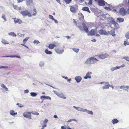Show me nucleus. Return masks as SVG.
<instances>
[{
    "label": "nucleus",
    "instance_id": "1",
    "mask_svg": "<svg viewBox=\"0 0 129 129\" xmlns=\"http://www.w3.org/2000/svg\"><path fill=\"white\" fill-rule=\"evenodd\" d=\"M98 61V60L95 58L90 57L87 59L85 62L86 64H92L96 63Z\"/></svg>",
    "mask_w": 129,
    "mask_h": 129
},
{
    "label": "nucleus",
    "instance_id": "2",
    "mask_svg": "<svg viewBox=\"0 0 129 129\" xmlns=\"http://www.w3.org/2000/svg\"><path fill=\"white\" fill-rule=\"evenodd\" d=\"M82 24L83 26V27L81 26H78V27L81 30H84L86 33H88L89 32V30L87 26L84 22H83L82 23Z\"/></svg>",
    "mask_w": 129,
    "mask_h": 129
},
{
    "label": "nucleus",
    "instance_id": "3",
    "mask_svg": "<svg viewBox=\"0 0 129 129\" xmlns=\"http://www.w3.org/2000/svg\"><path fill=\"white\" fill-rule=\"evenodd\" d=\"M98 32L99 34L101 35H108L109 34L112 35V34L111 33L110 31H108V32H107L105 30H103V29H101Z\"/></svg>",
    "mask_w": 129,
    "mask_h": 129
},
{
    "label": "nucleus",
    "instance_id": "4",
    "mask_svg": "<svg viewBox=\"0 0 129 129\" xmlns=\"http://www.w3.org/2000/svg\"><path fill=\"white\" fill-rule=\"evenodd\" d=\"M99 58L104 59L105 58L108 57H109V55L106 53L105 54L102 53L100 55H96Z\"/></svg>",
    "mask_w": 129,
    "mask_h": 129
},
{
    "label": "nucleus",
    "instance_id": "5",
    "mask_svg": "<svg viewBox=\"0 0 129 129\" xmlns=\"http://www.w3.org/2000/svg\"><path fill=\"white\" fill-rule=\"evenodd\" d=\"M20 13L24 16H28L29 17H31L32 16L30 13L27 10L21 11Z\"/></svg>",
    "mask_w": 129,
    "mask_h": 129
},
{
    "label": "nucleus",
    "instance_id": "6",
    "mask_svg": "<svg viewBox=\"0 0 129 129\" xmlns=\"http://www.w3.org/2000/svg\"><path fill=\"white\" fill-rule=\"evenodd\" d=\"M119 13L121 15L124 16L127 13L126 11L123 8H122L119 10Z\"/></svg>",
    "mask_w": 129,
    "mask_h": 129
},
{
    "label": "nucleus",
    "instance_id": "7",
    "mask_svg": "<svg viewBox=\"0 0 129 129\" xmlns=\"http://www.w3.org/2000/svg\"><path fill=\"white\" fill-rule=\"evenodd\" d=\"M31 112H25L23 113V115L25 117L31 119Z\"/></svg>",
    "mask_w": 129,
    "mask_h": 129
},
{
    "label": "nucleus",
    "instance_id": "8",
    "mask_svg": "<svg viewBox=\"0 0 129 129\" xmlns=\"http://www.w3.org/2000/svg\"><path fill=\"white\" fill-rule=\"evenodd\" d=\"M56 52L58 54H61L64 52V50L63 49H61L59 48H57L55 49Z\"/></svg>",
    "mask_w": 129,
    "mask_h": 129
},
{
    "label": "nucleus",
    "instance_id": "9",
    "mask_svg": "<svg viewBox=\"0 0 129 129\" xmlns=\"http://www.w3.org/2000/svg\"><path fill=\"white\" fill-rule=\"evenodd\" d=\"M96 30L95 29H91L89 32L88 35L91 36L94 35L96 33Z\"/></svg>",
    "mask_w": 129,
    "mask_h": 129
},
{
    "label": "nucleus",
    "instance_id": "10",
    "mask_svg": "<svg viewBox=\"0 0 129 129\" xmlns=\"http://www.w3.org/2000/svg\"><path fill=\"white\" fill-rule=\"evenodd\" d=\"M97 2L99 5L100 6H104L105 5V2L103 0H98Z\"/></svg>",
    "mask_w": 129,
    "mask_h": 129
},
{
    "label": "nucleus",
    "instance_id": "11",
    "mask_svg": "<svg viewBox=\"0 0 129 129\" xmlns=\"http://www.w3.org/2000/svg\"><path fill=\"white\" fill-rule=\"evenodd\" d=\"M13 19L14 20V22L15 23H18L20 24L22 23V20L19 19H16V18H14Z\"/></svg>",
    "mask_w": 129,
    "mask_h": 129
},
{
    "label": "nucleus",
    "instance_id": "12",
    "mask_svg": "<svg viewBox=\"0 0 129 129\" xmlns=\"http://www.w3.org/2000/svg\"><path fill=\"white\" fill-rule=\"evenodd\" d=\"M105 85L103 86V89H108L110 86L109 82H105Z\"/></svg>",
    "mask_w": 129,
    "mask_h": 129
},
{
    "label": "nucleus",
    "instance_id": "13",
    "mask_svg": "<svg viewBox=\"0 0 129 129\" xmlns=\"http://www.w3.org/2000/svg\"><path fill=\"white\" fill-rule=\"evenodd\" d=\"M92 74L91 72H89L86 73V76L84 77V78L85 79H87V78H91V77L90 76V75Z\"/></svg>",
    "mask_w": 129,
    "mask_h": 129
},
{
    "label": "nucleus",
    "instance_id": "14",
    "mask_svg": "<svg viewBox=\"0 0 129 129\" xmlns=\"http://www.w3.org/2000/svg\"><path fill=\"white\" fill-rule=\"evenodd\" d=\"M56 95L60 98H62L64 99H66V97L62 93H57Z\"/></svg>",
    "mask_w": 129,
    "mask_h": 129
},
{
    "label": "nucleus",
    "instance_id": "15",
    "mask_svg": "<svg viewBox=\"0 0 129 129\" xmlns=\"http://www.w3.org/2000/svg\"><path fill=\"white\" fill-rule=\"evenodd\" d=\"M56 44H55L53 43L50 44L49 45L48 47L50 49H53L54 47L57 46Z\"/></svg>",
    "mask_w": 129,
    "mask_h": 129
},
{
    "label": "nucleus",
    "instance_id": "16",
    "mask_svg": "<svg viewBox=\"0 0 129 129\" xmlns=\"http://www.w3.org/2000/svg\"><path fill=\"white\" fill-rule=\"evenodd\" d=\"M70 10L71 12L73 13H75L76 12V9L73 6H70Z\"/></svg>",
    "mask_w": 129,
    "mask_h": 129
},
{
    "label": "nucleus",
    "instance_id": "17",
    "mask_svg": "<svg viewBox=\"0 0 129 129\" xmlns=\"http://www.w3.org/2000/svg\"><path fill=\"white\" fill-rule=\"evenodd\" d=\"M41 99H43V100L49 99L50 100H51V98L49 96H46L45 95L42 96L40 97Z\"/></svg>",
    "mask_w": 129,
    "mask_h": 129
},
{
    "label": "nucleus",
    "instance_id": "18",
    "mask_svg": "<svg viewBox=\"0 0 129 129\" xmlns=\"http://www.w3.org/2000/svg\"><path fill=\"white\" fill-rule=\"evenodd\" d=\"M75 79L77 82H79L81 80L82 78L80 76H78L75 77Z\"/></svg>",
    "mask_w": 129,
    "mask_h": 129
},
{
    "label": "nucleus",
    "instance_id": "19",
    "mask_svg": "<svg viewBox=\"0 0 129 129\" xmlns=\"http://www.w3.org/2000/svg\"><path fill=\"white\" fill-rule=\"evenodd\" d=\"M82 10L84 11H86L89 13L90 12V11L89 10V8L87 7H83L82 9Z\"/></svg>",
    "mask_w": 129,
    "mask_h": 129
},
{
    "label": "nucleus",
    "instance_id": "20",
    "mask_svg": "<svg viewBox=\"0 0 129 129\" xmlns=\"http://www.w3.org/2000/svg\"><path fill=\"white\" fill-rule=\"evenodd\" d=\"M124 21L123 18H122L119 17L117 18V22H123Z\"/></svg>",
    "mask_w": 129,
    "mask_h": 129
},
{
    "label": "nucleus",
    "instance_id": "21",
    "mask_svg": "<svg viewBox=\"0 0 129 129\" xmlns=\"http://www.w3.org/2000/svg\"><path fill=\"white\" fill-rule=\"evenodd\" d=\"M33 3V0H26V3L27 5H29Z\"/></svg>",
    "mask_w": 129,
    "mask_h": 129
},
{
    "label": "nucleus",
    "instance_id": "22",
    "mask_svg": "<svg viewBox=\"0 0 129 129\" xmlns=\"http://www.w3.org/2000/svg\"><path fill=\"white\" fill-rule=\"evenodd\" d=\"M119 121L116 119H114L112 120L111 122L113 124L117 123L119 122Z\"/></svg>",
    "mask_w": 129,
    "mask_h": 129
},
{
    "label": "nucleus",
    "instance_id": "23",
    "mask_svg": "<svg viewBox=\"0 0 129 129\" xmlns=\"http://www.w3.org/2000/svg\"><path fill=\"white\" fill-rule=\"evenodd\" d=\"M84 112H87L88 113L93 115V113L92 111H88L86 109H85L83 111Z\"/></svg>",
    "mask_w": 129,
    "mask_h": 129
},
{
    "label": "nucleus",
    "instance_id": "24",
    "mask_svg": "<svg viewBox=\"0 0 129 129\" xmlns=\"http://www.w3.org/2000/svg\"><path fill=\"white\" fill-rule=\"evenodd\" d=\"M45 52L47 54H51L52 53V52L48 50V49H46L45 50Z\"/></svg>",
    "mask_w": 129,
    "mask_h": 129
},
{
    "label": "nucleus",
    "instance_id": "25",
    "mask_svg": "<svg viewBox=\"0 0 129 129\" xmlns=\"http://www.w3.org/2000/svg\"><path fill=\"white\" fill-rule=\"evenodd\" d=\"M2 43L5 44H8L9 43L6 40L4 39H3L2 40Z\"/></svg>",
    "mask_w": 129,
    "mask_h": 129
},
{
    "label": "nucleus",
    "instance_id": "26",
    "mask_svg": "<svg viewBox=\"0 0 129 129\" xmlns=\"http://www.w3.org/2000/svg\"><path fill=\"white\" fill-rule=\"evenodd\" d=\"M17 113H15L14 111L13 110H11L10 111V114L13 116L17 114Z\"/></svg>",
    "mask_w": 129,
    "mask_h": 129
},
{
    "label": "nucleus",
    "instance_id": "27",
    "mask_svg": "<svg viewBox=\"0 0 129 129\" xmlns=\"http://www.w3.org/2000/svg\"><path fill=\"white\" fill-rule=\"evenodd\" d=\"M9 35H10L12 36H13L16 37V35L13 32H11L9 33Z\"/></svg>",
    "mask_w": 129,
    "mask_h": 129
},
{
    "label": "nucleus",
    "instance_id": "28",
    "mask_svg": "<svg viewBox=\"0 0 129 129\" xmlns=\"http://www.w3.org/2000/svg\"><path fill=\"white\" fill-rule=\"evenodd\" d=\"M125 37L127 39H129V31L125 34Z\"/></svg>",
    "mask_w": 129,
    "mask_h": 129
},
{
    "label": "nucleus",
    "instance_id": "29",
    "mask_svg": "<svg viewBox=\"0 0 129 129\" xmlns=\"http://www.w3.org/2000/svg\"><path fill=\"white\" fill-rule=\"evenodd\" d=\"M7 57H17L18 58H20V56L17 55H11L8 56H7Z\"/></svg>",
    "mask_w": 129,
    "mask_h": 129
},
{
    "label": "nucleus",
    "instance_id": "30",
    "mask_svg": "<svg viewBox=\"0 0 129 129\" xmlns=\"http://www.w3.org/2000/svg\"><path fill=\"white\" fill-rule=\"evenodd\" d=\"M30 95L33 97L37 95V94L35 93L31 92L30 93Z\"/></svg>",
    "mask_w": 129,
    "mask_h": 129
},
{
    "label": "nucleus",
    "instance_id": "31",
    "mask_svg": "<svg viewBox=\"0 0 129 129\" xmlns=\"http://www.w3.org/2000/svg\"><path fill=\"white\" fill-rule=\"evenodd\" d=\"M29 38V37H27L25 38L23 41V43L24 44H25L26 43V42L27 41L28 39Z\"/></svg>",
    "mask_w": 129,
    "mask_h": 129
},
{
    "label": "nucleus",
    "instance_id": "32",
    "mask_svg": "<svg viewBox=\"0 0 129 129\" xmlns=\"http://www.w3.org/2000/svg\"><path fill=\"white\" fill-rule=\"evenodd\" d=\"M1 86L3 88H4L6 91H8V88L6 87V86L3 84H1Z\"/></svg>",
    "mask_w": 129,
    "mask_h": 129
},
{
    "label": "nucleus",
    "instance_id": "33",
    "mask_svg": "<svg viewBox=\"0 0 129 129\" xmlns=\"http://www.w3.org/2000/svg\"><path fill=\"white\" fill-rule=\"evenodd\" d=\"M122 58L124 59L126 61H129V56H124Z\"/></svg>",
    "mask_w": 129,
    "mask_h": 129
},
{
    "label": "nucleus",
    "instance_id": "34",
    "mask_svg": "<svg viewBox=\"0 0 129 129\" xmlns=\"http://www.w3.org/2000/svg\"><path fill=\"white\" fill-rule=\"evenodd\" d=\"M76 53H77L79 51V49L73 48L72 49Z\"/></svg>",
    "mask_w": 129,
    "mask_h": 129
},
{
    "label": "nucleus",
    "instance_id": "35",
    "mask_svg": "<svg viewBox=\"0 0 129 129\" xmlns=\"http://www.w3.org/2000/svg\"><path fill=\"white\" fill-rule=\"evenodd\" d=\"M73 120L75 121L76 122H77V120H76L74 119H70L67 122H68L69 123L71 122Z\"/></svg>",
    "mask_w": 129,
    "mask_h": 129
},
{
    "label": "nucleus",
    "instance_id": "36",
    "mask_svg": "<svg viewBox=\"0 0 129 129\" xmlns=\"http://www.w3.org/2000/svg\"><path fill=\"white\" fill-rule=\"evenodd\" d=\"M64 1L67 4H69L72 1L71 0H64Z\"/></svg>",
    "mask_w": 129,
    "mask_h": 129
},
{
    "label": "nucleus",
    "instance_id": "37",
    "mask_svg": "<svg viewBox=\"0 0 129 129\" xmlns=\"http://www.w3.org/2000/svg\"><path fill=\"white\" fill-rule=\"evenodd\" d=\"M124 45L125 46L129 45V42H128L125 41L124 42Z\"/></svg>",
    "mask_w": 129,
    "mask_h": 129
},
{
    "label": "nucleus",
    "instance_id": "38",
    "mask_svg": "<svg viewBox=\"0 0 129 129\" xmlns=\"http://www.w3.org/2000/svg\"><path fill=\"white\" fill-rule=\"evenodd\" d=\"M2 17L4 20L5 21H6V18L5 15L4 14H3L2 15Z\"/></svg>",
    "mask_w": 129,
    "mask_h": 129
},
{
    "label": "nucleus",
    "instance_id": "39",
    "mask_svg": "<svg viewBox=\"0 0 129 129\" xmlns=\"http://www.w3.org/2000/svg\"><path fill=\"white\" fill-rule=\"evenodd\" d=\"M34 11L35 12V13H34L32 15L33 16H35L36 15L37 12L36 11V10L35 9H34Z\"/></svg>",
    "mask_w": 129,
    "mask_h": 129
},
{
    "label": "nucleus",
    "instance_id": "40",
    "mask_svg": "<svg viewBox=\"0 0 129 129\" xmlns=\"http://www.w3.org/2000/svg\"><path fill=\"white\" fill-rule=\"evenodd\" d=\"M31 114H34V115H39V113L37 112H35L34 113L33 112H31Z\"/></svg>",
    "mask_w": 129,
    "mask_h": 129
},
{
    "label": "nucleus",
    "instance_id": "41",
    "mask_svg": "<svg viewBox=\"0 0 129 129\" xmlns=\"http://www.w3.org/2000/svg\"><path fill=\"white\" fill-rule=\"evenodd\" d=\"M33 43L34 44H38L40 43V42H39V41L38 40H35L34 41Z\"/></svg>",
    "mask_w": 129,
    "mask_h": 129
},
{
    "label": "nucleus",
    "instance_id": "42",
    "mask_svg": "<svg viewBox=\"0 0 129 129\" xmlns=\"http://www.w3.org/2000/svg\"><path fill=\"white\" fill-rule=\"evenodd\" d=\"M49 18L51 19H52V20H53L54 19V18L53 16L50 15H49Z\"/></svg>",
    "mask_w": 129,
    "mask_h": 129
},
{
    "label": "nucleus",
    "instance_id": "43",
    "mask_svg": "<svg viewBox=\"0 0 129 129\" xmlns=\"http://www.w3.org/2000/svg\"><path fill=\"white\" fill-rule=\"evenodd\" d=\"M17 105H18L19 107H23V106L21 104L19 103H17Z\"/></svg>",
    "mask_w": 129,
    "mask_h": 129
},
{
    "label": "nucleus",
    "instance_id": "44",
    "mask_svg": "<svg viewBox=\"0 0 129 129\" xmlns=\"http://www.w3.org/2000/svg\"><path fill=\"white\" fill-rule=\"evenodd\" d=\"M112 22V24H113L114 25H116L118 26V23L116 22L113 21Z\"/></svg>",
    "mask_w": 129,
    "mask_h": 129
},
{
    "label": "nucleus",
    "instance_id": "45",
    "mask_svg": "<svg viewBox=\"0 0 129 129\" xmlns=\"http://www.w3.org/2000/svg\"><path fill=\"white\" fill-rule=\"evenodd\" d=\"M104 9L109 10H111L110 8L109 7H105Z\"/></svg>",
    "mask_w": 129,
    "mask_h": 129
},
{
    "label": "nucleus",
    "instance_id": "46",
    "mask_svg": "<svg viewBox=\"0 0 129 129\" xmlns=\"http://www.w3.org/2000/svg\"><path fill=\"white\" fill-rule=\"evenodd\" d=\"M92 0H89L88 4L89 5H91L92 4Z\"/></svg>",
    "mask_w": 129,
    "mask_h": 129
},
{
    "label": "nucleus",
    "instance_id": "47",
    "mask_svg": "<svg viewBox=\"0 0 129 129\" xmlns=\"http://www.w3.org/2000/svg\"><path fill=\"white\" fill-rule=\"evenodd\" d=\"M120 88L121 89H124L125 88V86L124 85L121 86H120Z\"/></svg>",
    "mask_w": 129,
    "mask_h": 129
},
{
    "label": "nucleus",
    "instance_id": "48",
    "mask_svg": "<svg viewBox=\"0 0 129 129\" xmlns=\"http://www.w3.org/2000/svg\"><path fill=\"white\" fill-rule=\"evenodd\" d=\"M114 25V28L115 29H117V28H119V26L118 24V26H117L116 25Z\"/></svg>",
    "mask_w": 129,
    "mask_h": 129
},
{
    "label": "nucleus",
    "instance_id": "49",
    "mask_svg": "<svg viewBox=\"0 0 129 129\" xmlns=\"http://www.w3.org/2000/svg\"><path fill=\"white\" fill-rule=\"evenodd\" d=\"M46 126H47L46 123H43V126H42L43 127H46Z\"/></svg>",
    "mask_w": 129,
    "mask_h": 129
},
{
    "label": "nucleus",
    "instance_id": "50",
    "mask_svg": "<svg viewBox=\"0 0 129 129\" xmlns=\"http://www.w3.org/2000/svg\"><path fill=\"white\" fill-rule=\"evenodd\" d=\"M21 45L25 47H26L27 48H28V47L27 46H26V45H25L24 44H21Z\"/></svg>",
    "mask_w": 129,
    "mask_h": 129
},
{
    "label": "nucleus",
    "instance_id": "51",
    "mask_svg": "<svg viewBox=\"0 0 129 129\" xmlns=\"http://www.w3.org/2000/svg\"><path fill=\"white\" fill-rule=\"evenodd\" d=\"M48 122V120L47 119H45L44 120L43 122V123H46Z\"/></svg>",
    "mask_w": 129,
    "mask_h": 129
},
{
    "label": "nucleus",
    "instance_id": "52",
    "mask_svg": "<svg viewBox=\"0 0 129 129\" xmlns=\"http://www.w3.org/2000/svg\"><path fill=\"white\" fill-rule=\"evenodd\" d=\"M121 67V66H117L115 68H116V69H119V68H120Z\"/></svg>",
    "mask_w": 129,
    "mask_h": 129
},
{
    "label": "nucleus",
    "instance_id": "53",
    "mask_svg": "<svg viewBox=\"0 0 129 129\" xmlns=\"http://www.w3.org/2000/svg\"><path fill=\"white\" fill-rule=\"evenodd\" d=\"M28 92H29L28 90V89H26L25 90L24 93H28Z\"/></svg>",
    "mask_w": 129,
    "mask_h": 129
},
{
    "label": "nucleus",
    "instance_id": "54",
    "mask_svg": "<svg viewBox=\"0 0 129 129\" xmlns=\"http://www.w3.org/2000/svg\"><path fill=\"white\" fill-rule=\"evenodd\" d=\"M2 68H6L7 69L8 68V67L7 66H2L1 67Z\"/></svg>",
    "mask_w": 129,
    "mask_h": 129
},
{
    "label": "nucleus",
    "instance_id": "55",
    "mask_svg": "<svg viewBox=\"0 0 129 129\" xmlns=\"http://www.w3.org/2000/svg\"><path fill=\"white\" fill-rule=\"evenodd\" d=\"M116 70V68H111V70L112 71H114Z\"/></svg>",
    "mask_w": 129,
    "mask_h": 129
},
{
    "label": "nucleus",
    "instance_id": "56",
    "mask_svg": "<svg viewBox=\"0 0 129 129\" xmlns=\"http://www.w3.org/2000/svg\"><path fill=\"white\" fill-rule=\"evenodd\" d=\"M61 128L62 129H67V128L63 126H62Z\"/></svg>",
    "mask_w": 129,
    "mask_h": 129
},
{
    "label": "nucleus",
    "instance_id": "57",
    "mask_svg": "<svg viewBox=\"0 0 129 129\" xmlns=\"http://www.w3.org/2000/svg\"><path fill=\"white\" fill-rule=\"evenodd\" d=\"M74 22L75 23V24L77 26V22L74 19Z\"/></svg>",
    "mask_w": 129,
    "mask_h": 129
},
{
    "label": "nucleus",
    "instance_id": "58",
    "mask_svg": "<svg viewBox=\"0 0 129 129\" xmlns=\"http://www.w3.org/2000/svg\"><path fill=\"white\" fill-rule=\"evenodd\" d=\"M53 20L55 22V23H57L58 22L57 21V20H56V19H54Z\"/></svg>",
    "mask_w": 129,
    "mask_h": 129
},
{
    "label": "nucleus",
    "instance_id": "59",
    "mask_svg": "<svg viewBox=\"0 0 129 129\" xmlns=\"http://www.w3.org/2000/svg\"><path fill=\"white\" fill-rule=\"evenodd\" d=\"M56 1L58 3H60V0H56Z\"/></svg>",
    "mask_w": 129,
    "mask_h": 129
},
{
    "label": "nucleus",
    "instance_id": "60",
    "mask_svg": "<svg viewBox=\"0 0 129 129\" xmlns=\"http://www.w3.org/2000/svg\"><path fill=\"white\" fill-rule=\"evenodd\" d=\"M54 117L56 118H58L57 116L56 115H54Z\"/></svg>",
    "mask_w": 129,
    "mask_h": 129
},
{
    "label": "nucleus",
    "instance_id": "61",
    "mask_svg": "<svg viewBox=\"0 0 129 129\" xmlns=\"http://www.w3.org/2000/svg\"><path fill=\"white\" fill-rule=\"evenodd\" d=\"M91 41L93 42H95L96 41V40L95 39H93L91 40Z\"/></svg>",
    "mask_w": 129,
    "mask_h": 129
},
{
    "label": "nucleus",
    "instance_id": "62",
    "mask_svg": "<svg viewBox=\"0 0 129 129\" xmlns=\"http://www.w3.org/2000/svg\"><path fill=\"white\" fill-rule=\"evenodd\" d=\"M125 88H126L127 89L129 88V86H125Z\"/></svg>",
    "mask_w": 129,
    "mask_h": 129
},
{
    "label": "nucleus",
    "instance_id": "63",
    "mask_svg": "<svg viewBox=\"0 0 129 129\" xmlns=\"http://www.w3.org/2000/svg\"><path fill=\"white\" fill-rule=\"evenodd\" d=\"M96 36L97 37H99L100 36V35L98 34H96V35L95 36Z\"/></svg>",
    "mask_w": 129,
    "mask_h": 129
},
{
    "label": "nucleus",
    "instance_id": "64",
    "mask_svg": "<svg viewBox=\"0 0 129 129\" xmlns=\"http://www.w3.org/2000/svg\"><path fill=\"white\" fill-rule=\"evenodd\" d=\"M127 12L129 14V8H128L127 10Z\"/></svg>",
    "mask_w": 129,
    "mask_h": 129
}]
</instances>
